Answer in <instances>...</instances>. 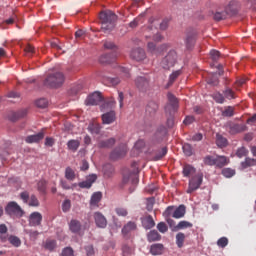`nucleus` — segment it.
I'll return each mask as SVG.
<instances>
[{
	"instance_id": "nucleus-7",
	"label": "nucleus",
	"mask_w": 256,
	"mask_h": 256,
	"mask_svg": "<svg viewBox=\"0 0 256 256\" xmlns=\"http://www.w3.org/2000/svg\"><path fill=\"white\" fill-rule=\"evenodd\" d=\"M202 184H203V174L202 173H198V174L192 176L191 179L189 180V186L187 189V193H193V192L197 191V189H199V187H201Z\"/></svg>"
},
{
	"instance_id": "nucleus-23",
	"label": "nucleus",
	"mask_w": 256,
	"mask_h": 256,
	"mask_svg": "<svg viewBox=\"0 0 256 256\" xmlns=\"http://www.w3.org/2000/svg\"><path fill=\"white\" fill-rule=\"evenodd\" d=\"M115 145V138H110L107 140H101L98 142L99 149H111Z\"/></svg>"
},
{
	"instance_id": "nucleus-16",
	"label": "nucleus",
	"mask_w": 256,
	"mask_h": 256,
	"mask_svg": "<svg viewBox=\"0 0 256 256\" xmlns=\"http://www.w3.org/2000/svg\"><path fill=\"white\" fill-rule=\"evenodd\" d=\"M225 11L229 17H233V15H237V13L239 12V2L230 1L229 4L226 6Z\"/></svg>"
},
{
	"instance_id": "nucleus-36",
	"label": "nucleus",
	"mask_w": 256,
	"mask_h": 256,
	"mask_svg": "<svg viewBox=\"0 0 256 256\" xmlns=\"http://www.w3.org/2000/svg\"><path fill=\"white\" fill-rule=\"evenodd\" d=\"M81 145V142H79V140H69L67 142V147L70 151H73V153H75V151H77V149H79Z\"/></svg>"
},
{
	"instance_id": "nucleus-3",
	"label": "nucleus",
	"mask_w": 256,
	"mask_h": 256,
	"mask_svg": "<svg viewBox=\"0 0 256 256\" xmlns=\"http://www.w3.org/2000/svg\"><path fill=\"white\" fill-rule=\"evenodd\" d=\"M63 83H65V75L61 72L49 74L44 80L45 87L50 89H59L63 86Z\"/></svg>"
},
{
	"instance_id": "nucleus-44",
	"label": "nucleus",
	"mask_w": 256,
	"mask_h": 256,
	"mask_svg": "<svg viewBox=\"0 0 256 256\" xmlns=\"http://www.w3.org/2000/svg\"><path fill=\"white\" fill-rule=\"evenodd\" d=\"M203 161H204V165L213 167L215 166L216 158L214 156L207 155L204 157Z\"/></svg>"
},
{
	"instance_id": "nucleus-59",
	"label": "nucleus",
	"mask_w": 256,
	"mask_h": 256,
	"mask_svg": "<svg viewBox=\"0 0 256 256\" xmlns=\"http://www.w3.org/2000/svg\"><path fill=\"white\" fill-rule=\"evenodd\" d=\"M61 256H75V251L71 247H66L62 250Z\"/></svg>"
},
{
	"instance_id": "nucleus-34",
	"label": "nucleus",
	"mask_w": 256,
	"mask_h": 256,
	"mask_svg": "<svg viewBox=\"0 0 256 256\" xmlns=\"http://www.w3.org/2000/svg\"><path fill=\"white\" fill-rule=\"evenodd\" d=\"M229 164V160L226 156H218L216 157L215 166L219 169H222V167H225V165Z\"/></svg>"
},
{
	"instance_id": "nucleus-15",
	"label": "nucleus",
	"mask_w": 256,
	"mask_h": 256,
	"mask_svg": "<svg viewBox=\"0 0 256 256\" xmlns=\"http://www.w3.org/2000/svg\"><path fill=\"white\" fill-rule=\"evenodd\" d=\"M135 84L140 91H147V89H149V78L145 76H139L136 78Z\"/></svg>"
},
{
	"instance_id": "nucleus-30",
	"label": "nucleus",
	"mask_w": 256,
	"mask_h": 256,
	"mask_svg": "<svg viewBox=\"0 0 256 256\" xmlns=\"http://www.w3.org/2000/svg\"><path fill=\"white\" fill-rule=\"evenodd\" d=\"M147 240L149 243H153L155 241H161V234L157 232V230H152L147 235Z\"/></svg>"
},
{
	"instance_id": "nucleus-35",
	"label": "nucleus",
	"mask_w": 256,
	"mask_h": 256,
	"mask_svg": "<svg viewBox=\"0 0 256 256\" xmlns=\"http://www.w3.org/2000/svg\"><path fill=\"white\" fill-rule=\"evenodd\" d=\"M227 138L223 137L221 134H216V145L223 149V147H227Z\"/></svg>"
},
{
	"instance_id": "nucleus-54",
	"label": "nucleus",
	"mask_w": 256,
	"mask_h": 256,
	"mask_svg": "<svg viewBox=\"0 0 256 256\" xmlns=\"http://www.w3.org/2000/svg\"><path fill=\"white\" fill-rule=\"evenodd\" d=\"M49 105V101L45 98H40L36 101V106H38L40 109H45Z\"/></svg>"
},
{
	"instance_id": "nucleus-38",
	"label": "nucleus",
	"mask_w": 256,
	"mask_h": 256,
	"mask_svg": "<svg viewBox=\"0 0 256 256\" xmlns=\"http://www.w3.org/2000/svg\"><path fill=\"white\" fill-rule=\"evenodd\" d=\"M183 73V71L181 70H176L174 72H172L169 76V81H168V85H172L173 83H175V81H177V78Z\"/></svg>"
},
{
	"instance_id": "nucleus-52",
	"label": "nucleus",
	"mask_w": 256,
	"mask_h": 256,
	"mask_svg": "<svg viewBox=\"0 0 256 256\" xmlns=\"http://www.w3.org/2000/svg\"><path fill=\"white\" fill-rule=\"evenodd\" d=\"M60 185L62 187V189H75V187H77V184H69V182H67V180H61L60 181Z\"/></svg>"
},
{
	"instance_id": "nucleus-17",
	"label": "nucleus",
	"mask_w": 256,
	"mask_h": 256,
	"mask_svg": "<svg viewBox=\"0 0 256 256\" xmlns=\"http://www.w3.org/2000/svg\"><path fill=\"white\" fill-rule=\"evenodd\" d=\"M94 220H95L97 227H100L101 229H105V227H107V218H105L102 213L95 212Z\"/></svg>"
},
{
	"instance_id": "nucleus-51",
	"label": "nucleus",
	"mask_w": 256,
	"mask_h": 256,
	"mask_svg": "<svg viewBox=\"0 0 256 256\" xmlns=\"http://www.w3.org/2000/svg\"><path fill=\"white\" fill-rule=\"evenodd\" d=\"M218 247H221L222 249H225L227 245H229V239L227 237H221L217 241Z\"/></svg>"
},
{
	"instance_id": "nucleus-57",
	"label": "nucleus",
	"mask_w": 256,
	"mask_h": 256,
	"mask_svg": "<svg viewBox=\"0 0 256 256\" xmlns=\"http://www.w3.org/2000/svg\"><path fill=\"white\" fill-rule=\"evenodd\" d=\"M9 242L11 243V245H13L14 247H20L21 246V239H19L16 236H10L9 237Z\"/></svg>"
},
{
	"instance_id": "nucleus-62",
	"label": "nucleus",
	"mask_w": 256,
	"mask_h": 256,
	"mask_svg": "<svg viewBox=\"0 0 256 256\" xmlns=\"http://www.w3.org/2000/svg\"><path fill=\"white\" fill-rule=\"evenodd\" d=\"M120 73H121L122 77L125 79H129L131 77V73L125 67H120Z\"/></svg>"
},
{
	"instance_id": "nucleus-39",
	"label": "nucleus",
	"mask_w": 256,
	"mask_h": 256,
	"mask_svg": "<svg viewBox=\"0 0 256 256\" xmlns=\"http://www.w3.org/2000/svg\"><path fill=\"white\" fill-rule=\"evenodd\" d=\"M193 227V224L191 222L188 221H180L177 226H175V230L179 231L181 229H189Z\"/></svg>"
},
{
	"instance_id": "nucleus-48",
	"label": "nucleus",
	"mask_w": 256,
	"mask_h": 256,
	"mask_svg": "<svg viewBox=\"0 0 256 256\" xmlns=\"http://www.w3.org/2000/svg\"><path fill=\"white\" fill-rule=\"evenodd\" d=\"M208 84L213 85V87H217V85H219V77H217V74H212L208 78Z\"/></svg>"
},
{
	"instance_id": "nucleus-29",
	"label": "nucleus",
	"mask_w": 256,
	"mask_h": 256,
	"mask_svg": "<svg viewBox=\"0 0 256 256\" xmlns=\"http://www.w3.org/2000/svg\"><path fill=\"white\" fill-rule=\"evenodd\" d=\"M69 229L72 233H79L81 231V222L79 220H71L69 223Z\"/></svg>"
},
{
	"instance_id": "nucleus-58",
	"label": "nucleus",
	"mask_w": 256,
	"mask_h": 256,
	"mask_svg": "<svg viewBox=\"0 0 256 256\" xmlns=\"http://www.w3.org/2000/svg\"><path fill=\"white\" fill-rule=\"evenodd\" d=\"M223 93L226 99H235V92L231 88H227Z\"/></svg>"
},
{
	"instance_id": "nucleus-26",
	"label": "nucleus",
	"mask_w": 256,
	"mask_h": 256,
	"mask_svg": "<svg viewBox=\"0 0 256 256\" xmlns=\"http://www.w3.org/2000/svg\"><path fill=\"white\" fill-rule=\"evenodd\" d=\"M103 172H104V177H106V179H111V177H113L115 173V167H113V165L111 164H106L103 167Z\"/></svg>"
},
{
	"instance_id": "nucleus-20",
	"label": "nucleus",
	"mask_w": 256,
	"mask_h": 256,
	"mask_svg": "<svg viewBox=\"0 0 256 256\" xmlns=\"http://www.w3.org/2000/svg\"><path fill=\"white\" fill-rule=\"evenodd\" d=\"M116 119L117 117H116L115 111H110L102 115L103 125H111V123H115Z\"/></svg>"
},
{
	"instance_id": "nucleus-10",
	"label": "nucleus",
	"mask_w": 256,
	"mask_h": 256,
	"mask_svg": "<svg viewBox=\"0 0 256 256\" xmlns=\"http://www.w3.org/2000/svg\"><path fill=\"white\" fill-rule=\"evenodd\" d=\"M125 155H127V144H120L111 152L110 159L115 161L121 159V157H125Z\"/></svg>"
},
{
	"instance_id": "nucleus-27",
	"label": "nucleus",
	"mask_w": 256,
	"mask_h": 256,
	"mask_svg": "<svg viewBox=\"0 0 256 256\" xmlns=\"http://www.w3.org/2000/svg\"><path fill=\"white\" fill-rule=\"evenodd\" d=\"M186 208L185 205H180L179 208H176L175 211L172 214V217L174 219H181L182 217H185Z\"/></svg>"
},
{
	"instance_id": "nucleus-24",
	"label": "nucleus",
	"mask_w": 256,
	"mask_h": 256,
	"mask_svg": "<svg viewBox=\"0 0 256 256\" xmlns=\"http://www.w3.org/2000/svg\"><path fill=\"white\" fill-rule=\"evenodd\" d=\"M88 131L92 135H99V133H101V124L97 123L96 121H92L88 126Z\"/></svg>"
},
{
	"instance_id": "nucleus-46",
	"label": "nucleus",
	"mask_w": 256,
	"mask_h": 256,
	"mask_svg": "<svg viewBox=\"0 0 256 256\" xmlns=\"http://www.w3.org/2000/svg\"><path fill=\"white\" fill-rule=\"evenodd\" d=\"M212 97L216 103H219V104L225 103V96H223V94H221L220 92H215L212 95Z\"/></svg>"
},
{
	"instance_id": "nucleus-61",
	"label": "nucleus",
	"mask_w": 256,
	"mask_h": 256,
	"mask_svg": "<svg viewBox=\"0 0 256 256\" xmlns=\"http://www.w3.org/2000/svg\"><path fill=\"white\" fill-rule=\"evenodd\" d=\"M247 153V148L241 147L237 150L236 155L239 157V159H241L243 157H247Z\"/></svg>"
},
{
	"instance_id": "nucleus-60",
	"label": "nucleus",
	"mask_w": 256,
	"mask_h": 256,
	"mask_svg": "<svg viewBox=\"0 0 256 256\" xmlns=\"http://www.w3.org/2000/svg\"><path fill=\"white\" fill-rule=\"evenodd\" d=\"M157 229L160 233H167V231H169V228L167 227V224H165V222L158 223Z\"/></svg>"
},
{
	"instance_id": "nucleus-13",
	"label": "nucleus",
	"mask_w": 256,
	"mask_h": 256,
	"mask_svg": "<svg viewBox=\"0 0 256 256\" xmlns=\"http://www.w3.org/2000/svg\"><path fill=\"white\" fill-rule=\"evenodd\" d=\"M97 181V176L95 174L89 175L85 181H82L76 184V187H80V189H91L93 183Z\"/></svg>"
},
{
	"instance_id": "nucleus-22",
	"label": "nucleus",
	"mask_w": 256,
	"mask_h": 256,
	"mask_svg": "<svg viewBox=\"0 0 256 256\" xmlns=\"http://www.w3.org/2000/svg\"><path fill=\"white\" fill-rule=\"evenodd\" d=\"M45 138V132L41 131L38 134L30 135L25 138L26 143H39Z\"/></svg>"
},
{
	"instance_id": "nucleus-55",
	"label": "nucleus",
	"mask_w": 256,
	"mask_h": 256,
	"mask_svg": "<svg viewBox=\"0 0 256 256\" xmlns=\"http://www.w3.org/2000/svg\"><path fill=\"white\" fill-rule=\"evenodd\" d=\"M228 16L226 10L224 12H216L214 14L215 21H223Z\"/></svg>"
},
{
	"instance_id": "nucleus-1",
	"label": "nucleus",
	"mask_w": 256,
	"mask_h": 256,
	"mask_svg": "<svg viewBox=\"0 0 256 256\" xmlns=\"http://www.w3.org/2000/svg\"><path fill=\"white\" fill-rule=\"evenodd\" d=\"M168 103L165 106V113L167 115V126L169 128L175 125V121L173 120V115H175L176 111L179 109V100L173 93L167 94Z\"/></svg>"
},
{
	"instance_id": "nucleus-2",
	"label": "nucleus",
	"mask_w": 256,
	"mask_h": 256,
	"mask_svg": "<svg viewBox=\"0 0 256 256\" xmlns=\"http://www.w3.org/2000/svg\"><path fill=\"white\" fill-rule=\"evenodd\" d=\"M101 21V30L104 33H109L115 29V22L117 21V15L112 11H102L99 15Z\"/></svg>"
},
{
	"instance_id": "nucleus-9",
	"label": "nucleus",
	"mask_w": 256,
	"mask_h": 256,
	"mask_svg": "<svg viewBox=\"0 0 256 256\" xmlns=\"http://www.w3.org/2000/svg\"><path fill=\"white\" fill-rule=\"evenodd\" d=\"M226 129L230 135H237V133H243L244 131H247V125L229 122L226 124Z\"/></svg>"
},
{
	"instance_id": "nucleus-64",
	"label": "nucleus",
	"mask_w": 256,
	"mask_h": 256,
	"mask_svg": "<svg viewBox=\"0 0 256 256\" xmlns=\"http://www.w3.org/2000/svg\"><path fill=\"white\" fill-rule=\"evenodd\" d=\"M210 57H211L212 61H217L219 59V57H221V53L217 50H212L210 52Z\"/></svg>"
},
{
	"instance_id": "nucleus-25",
	"label": "nucleus",
	"mask_w": 256,
	"mask_h": 256,
	"mask_svg": "<svg viewBox=\"0 0 256 256\" xmlns=\"http://www.w3.org/2000/svg\"><path fill=\"white\" fill-rule=\"evenodd\" d=\"M158 109H159V104L155 101H150L146 106V113H149V115H155Z\"/></svg>"
},
{
	"instance_id": "nucleus-47",
	"label": "nucleus",
	"mask_w": 256,
	"mask_h": 256,
	"mask_svg": "<svg viewBox=\"0 0 256 256\" xmlns=\"http://www.w3.org/2000/svg\"><path fill=\"white\" fill-rule=\"evenodd\" d=\"M37 189L40 193H46L47 191V181L45 180H40L38 183H37Z\"/></svg>"
},
{
	"instance_id": "nucleus-12",
	"label": "nucleus",
	"mask_w": 256,
	"mask_h": 256,
	"mask_svg": "<svg viewBox=\"0 0 256 256\" xmlns=\"http://www.w3.org/2000/svg\"><path fill=\"white\" fill-rule=\"evenodd\" d=\"M101 101H103V96L101 95V93L94 92L87 97L85 104L86 105H99L101 103Z\"/></svg>"
},
{
	"instance_id": "nucleus-5",
	"label": "nucleus",
	"mask_w": 256,
	"mask_h": 256,
	"mask_svg": "<svg viewBox=\"0 0 256 256\" xmlns=\"http://www.w3.org/2000/svg\"><path fill=\"white\" fill-rule=\"evenodd\" d=\"M178 58H179V56L177 55V51L170 50L166 54V56L164 58H162V60L160 62L162 69H166L167 71H169V69H171V67H175V65L177 64Z\"/></svg>"
},
{
	"instance_id": "nucleus-19",
	"label": "nucleus",
	"mask_w": 256,
	"mask_h": 256,
	"mask_svg": "<svg viewBox=\"0 0 256 256\" xmlns=\"http://www.w3.org/2000/svg\"><path fill=\"white\" fill-rule=\"evenodd\" d=\"M130 181L132 185H137V183H139V177L133 173L124 174L122 178V185H128Z\"/></svg>"
},
{
	"instance_id": "nucleus-43",
	"label": "nucleus",
	"mask_w": 256,
	"mask_h": 256,
	"mask_svg": "<svg viewBox=\"0 0 256 256\" xmlns=\"http://www.w3.org/2000/svg\"><path fill=\"white\" fill-rule=\"evenodd\" d=\"M103 81L106 85H112L113 87H115V85H117L118 83H121V80L119 79V77H116V78L105 77Z\"/></svg>"
},
{
	"instance_id": "nucleus-63",
	"label": "nucleus",
	"mask_w": 256,
	"mask_h": 256,
	"mask_svg": "<svg viewBox=\"0 0 256 256\" xmlns=\"http://www.w3.org/2000/svg\"><path fill=\"white\" fill-rule=\"evenodd\" d=\"M71 209V200H65L62 204V211L64 213H67Z\"/></svg>"
},
{
	"instance_id": "nucleus-32",
	"label": "nucleus",
	"mask_w": 256,
	"mask_h": 256,
	"mask_svg": "<svg viewBox=\"0 0 256 256\" xmlns=\"http://www.w3.org/2000/svg\"><path fill=\"white\" fill-rule=\"evenodd\" d=\"M101 199H103V193L101 192H95L91 196L90 205L96 206L99 205L101 202Z\"/></svg>"
},
{
	"instance_id": "nucleus-21",
	"label": "nucleus",
	"mask_w": 256,
	"mask_h": 256,
	"mask_svg": "<svg viewBox=\"0 0 256 256\" xmlns=\"http://www.w3.org/2000/svg\"><path fill=\"white\" fill-rule=\"evenodd\" d=\"M165 49H167L166 44H163V45L157 47V45H155V43H153V42L148 43V51H149V53H152L153 55H159L162 51H165Z\"/></svg>"
},
{
	"instance_id": "nucleus-11",
	"label": "nucleus",
	"mask_w": 256,
	"mask_h": 256,
	"mask_svg": "<svg viewBox=\"0 0 256 256\" xmlns=\"http://www.w3.org/2000/svg\"><path fill=\"white\" fill-rule=\"evenodd\" d=\"M130 57L133 59V61H137L139 63L147 59V54L143 48H135L131 51Z\"/></svg>"
},
{
	"instance_id": "nucleus-41",
	"label": "nucleus",
	"mask_w": 256,
	"mask_h": 256,
	"mask_svg": "<svg viewBox=\"0 0 256 256\" xmlns=\"http://www.w3.org/2000/svg\"><path fill=\"white\" fill-rule=\"evenodd\" d=\"M65 179L75 181V171L71 167L65 169Z\"/></svg>"
},
{
	"instance_id": "nucleus-33",
	"label": "nucleus",
	"mask_w": 256,
	"mask_h": 256,
	"mask_svg": "<svg viewBox=\"0 0 256 256\" xmlns=\"http://www.w3.org/2000/svg\"><path fill=\"white\" fill-rule=\"evenodd\" d=\"M137 229V224L135 222H128L123 228L122 233L123 235H129L131 231H135Z\"/></svg>"
},
{
	"instance_id": "nucleus-8",
	"label": "nucleus",
	"mask_w": 256,
	"mask_h": 256,
	"mask_svg": "<svg viewBox=\"0 0 256 256\" xmlns=\"http://www.w3.org/2000/svg\"><path fill=\"white\" fill-rule=\"evenodd\" d=\"M20 199L23 200V203H28L29 207H39V199L35 194H32L29 199V192L23 191L20 193Z\"/></svg>"
},
{
	"instance_id": "nucleus-31",
	"label": "nucleus",
	"mask_w": 256,
	"mask_h": 256,
	"mask_svg": "<svg viewBox=\"0 0 256 256\" xmlns=\"http://www.w3.org/2000/svg\"><path fill=\"white\" fill-rule=\"evenodd\" d=\"M163 244H153L150 247V253L151 255H163Z\"/></svg>"
},
{
	"instance_id": "nucleus-6",
	"label": "nucleus",
	"mask_w": 256,
	"mask_h": 256,
	"mask_svg": "<svg viewBox=\"0 0 256 256\" xmlns=\"http://www.w3.org/2000/svg\"><path fill=\"white\" fill-rule=\"evenodd\" d=\"M5 213L10 217H23L25 215V211L15 201H11L6 205Z\"/></svg>"
},
{
	"instance_id": "nucleus-42",
	"label": "nucleus",
	"mask_w": 256,
	"mask_h": 256,
	"mask_svg": "<svg viewBox=\"0 0 256 256\" xmlns=\"http://www.w3.org/2000/svg\"><path fill=\"white\" fill-rule=\"evenodd\" d=\"M243 169H247V167H255L256 166V159L253 158H246L244 162L241 163Z\"/></svg>"
},
{
	"instance_id": "nucleus-56",
	"label": "nucleus",
	"mask_w": 256,
	"mask_h": 256,
	"mask_svg": "<svg viewBox=\"0 0 256 256\" xmlns=\"http://www.w3.org/2000/svg\"><path fill=\"white\" fill-rule=\"evenodd\" d=\"M222 175L229 179V178L233 177V175H235V170H233L231 168H224L222 170Z\"/></svg>"
},
{
	"instance_id": "nucleus-28",
	"label": "nucleus",
	"mask_w": 256,
	"mask_h": 256,
	"mask_svg": "<svg viewBox=\"0 0 256 256\" xmlns=\"http://www.w3.org/2000/svg\"><path fill=\"white\" fill-rule=\"evenodd\" d=\"M142 225L144 229H153V227H155V220H153V216L143 218Z\"/></svg>"
},
{
	"instance_id": "nucleus-49",
	"label": "nucleus",
	"mask_w": 256,
	"mask_h": 256,
	"mask_svg": "<svg viewBox=\"0 0 256 256\" xmlns=\"http://www.w3.org/2000/svg\"><path fill=\"white\" fill-rule=\"evenodd\" d=\"M183 153L186 155V157H191L193 155V147H191L190 144H184L183 147Z\"/></svg>"
},
{
	"instance_id": "nucleus-53",
	"label": "nucleus",
	"mask_w": 256,
	"mask_h": 256,
	"mask_svg": "<svg viewBox=\"0 0 256 256\" xmlns=\"http://www.w3.org/2000/svg\"><path fill=\"white\" fill-rule=\"evenodd\" d=\"M57 247V242L55 240H47L45 243V249L48 251H53Z\"/></svg>"
},
{
	"instance_id": "nucleus-4",
	"label": "nucleus",
	"mask_w": 256,
	"mask_h": 256,
	"mask_svg": "<svg viewBox=\"0 0 256 256\" xmlns=\"http://www.w3.org/2000/svg\"><path fill=\"white\" fill-rule=\"evenodd\" d=\"M104 48L106 49H110L111 51H113L112 53L109 54H104L100 57V63H113V61H115V59H117V45H115V43L106 40L104 42Z\"/></svg>"
},
{
	"instance_id": "nucleus-45",
	"label": "nucleus",
	"mask_w": 256,
	"mask_h": 256,
	"mask_svg": "<svg viewBox=\"0 0 256 256\" xmlns=\"http://www.w3.org/2000/svg\"><path fill=\"white\" fill-rule=\"evenodd\" d=\"M235 115V108L233 106H228L222 111L223 117H233Z\"/></svg>"
},
{
	"instance_id": "nucleus-50",
	"label": "nucleus",
	"mask_w": 256,
	"mask_h": 256,
	"mask_svg": "<svg viewBox=\"0 0 256 256\" xmlns=\"http://www.w3.org/2000/svg\"><path fill=\"white\" fill-rule=\"evenodd\" d=\"M165 155H167V147H163L161 151L155 155L154 161H161Z\"/></svg>"
},
{
	"instance_id": "nucleus-40",
	"label": "nucleus",
	"mask_w": 256,
	"mask_h": 256,
	"mask_svg": "<svg viewBox=\"0 0 256 256\" xmlns=\"http://www.w3.org/2000/svg\"><path fill=\"white\" fill-rule=\"evenodd\" d=\"M196 169L195 167L187 164L183 167V175L184 177H189L190 175H193L195 173Z\"/></svg>"
},
{
	"instance_id": "nucleus-18",
	"label": "nucleus",
	"mask_w": 256,
	"mask_h": 256,
	"mask_svg": "<svg viewBox=\"0 0 256 256\" xmlns=\"http://www.w3.org/2000/svg\"><path fill=\"white\" fill-rule=\"evenodd\" d=\"M196 41H197V34H195V32L188 33L185 39L186 49L191 50L193 47H195Z\"/></svg>"
},
{
	"instance_id": "nucleus-37",
	"label": "nucleus",
	"mask_w": 256,
	"mask_h": 256,
	"mask_svg": "<svg viewBox=\"0 0 256 256\" xmlns=\"http://www.w3.org/2000/svg\"><path fill=\"white\" fill-rule=\"evenodd\" d=\"M185 244V233L179 232L176 234V245L179 249Z\"/></svg>"
},
{
	"instance_id": "nucleus-14",
	"label": "nucleus",
	"mask_w": 256,
	"mask_h": 256,
	"mask_svg": "<svg viewBox=\"0 0 256 256\" xmlns=\"http://www.w3.org/2000/svg\"><path fill=\"white\" fill-rule=\"evenodd\" d=\"M28 221L30 227H38V225H41V221H43V215L39 212H33L30 214Z\"/></svg>"
}]
</instances>
